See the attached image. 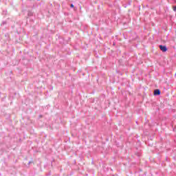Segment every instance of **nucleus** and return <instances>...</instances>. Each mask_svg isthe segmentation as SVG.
Listing matches in <instances>:
<instances>
[{
	"mask_svg": "<svg viewBox=\"0 0 176 176\" xmlns=\"http://www.w3.org/2000/svg\"><path fill=\"white\" fill-rule=\"evenodd\" d=\"M160 49L162 50V52H166L167 50V47L165 45H160Z\"/></svg>",
	"mask_w": 176,
	"mask_h": 176,
	"instance_id": "obj_1",
	"label": "nucleus"
},
{
	"mask_svg": "<svg viewBox=\"0 0 176 176\" xmlns=\"http://www.w3.org/2000/svg\"><path fill=\"white\" fill-rule=\"evenodd\" d=\"M154 96H160V89H155L154 91Z\"/></svg>",
	"mask_w": 176,
	"mask_h": 176,
	"instance_id": "obj_2",
	"label": "nucleus"
},
{
	"mask_svg": "<svg viewBox=\"0 0 176 176\" xmlns=\"http://www.w3.org/2000/svg\"><path fill=\"white\" fill-rule=\"evenodd\" d=\"M174 12H176V6L173 7Z\"/></svg>",
	"mask_w": 176,
	"mask_h": 176,
	"instance_id": "obj_3",
	"label": "nucleus"
},
{
	"mask_svg": "<svg viewBox=\"0 0 176 176\" xmlns=\"http://www.w3.org/2000/svg\"><path fill=\"white\" fill-rule=\"evenodd\" d=\"M70 7H71V8H74V4H71V5H70Z\"/></svg>",
	"mask_w": 176,
	"mask_h": 176,
	"instance_id": "obj_4",
	"label": "nucleus"
}]
</instances>
